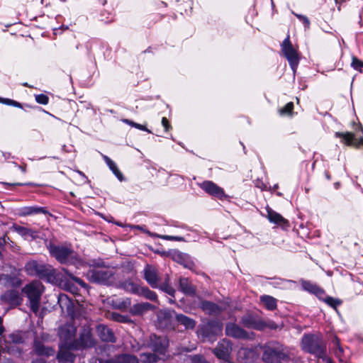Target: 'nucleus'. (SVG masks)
<instances>
[{
    "label": "nucleus",
    "instance_id": "nucleus-43",
    "mask_svg": "<svg viewBox=\"0 0 363 363\" xmlns=\"http://www.w3.org/2000/svg\"><path fill=\"white\" fill-rule=\"evenodd\" d=\"M352 66L354 69H359L362 67H363V62L359 60L358 59L354 57L352 62Z\"/></svg>",
    "mask_w": 363,
    "mask_h": 363
},
{
    "label": "nucleus",
    "instance_id": "nucleus-40",
    "mask_svg": "<svg viewBox=\"0 0 363 363\" xmlns=\"http://www.w3.org/2000/svg\"><path fill=\"white\" fill-rule=\"evenodd\" d=\"M0 102L16 107H21V105L18 102L9 99H0Z\"/></svg>",
    "mask_w": 363,
    "mask_h": 363
},
{
    "label": "nucleus",
    "instance_id": "nucleus-7",
    "mask_svg": "<svg viewBox=\"0 0 363 363\" xmlns=\"http://www.w3.org/2000/svg\"><path fill=\"white\" fill-rule=\"evenodd\" d=\"M25 269L28 274L40 277H47L51 272L50 267H47L34 260L28 262L25 266Z\"/></svg>",
    "mask_w": 363,
    "mask_h": 363
},
{
    "label": "nucleus",
    "instance_id": "nucleus-16",
    "mask_svg": "<svg viewBox=\"0 0 363 363\" xmlns=\"http://www.w3.org/2000/svg\"><path fill=\"white\" fill-rule=\"evenodd\" d=\"M230 352V342L227 340H223L218 345L214 350V353L219 359L227 360L229 357Z\"/></svg>",
    "mask_w": 363,
    "mask_h": 363
},
{
    "label": "nucleus",
    "instance_id": "nucleus-41",
    "mask_svg": "<svg viewBox=\"0 0 363 363\" xmlns=\"http://www.w3.org/2000/svg\"><path fill=\"white\" fill-rule=\"evenodd\" d=\"M242 322L244 325L249 328H255V322L251 319L250 317H245L242 318Z\"/></svg>",
    "mask_w": 363,
    "mask_h": 363
},
{
    "label": "nucleus",
    "instance_id": "nucleus-31",
    "mask_svg": "<svg viewBox=\"0 0 363 363\" xmlns=\"http://www.w3.org/2000/svg\"><path fill=\"white\" fill-rule=\"evenodd\" d=\"M113 303L115 307H116L119 309H126L130 306V303H131L130 299L128 298H126L123 300L117 298L116 300H113Z\"/></svg>",
    "mask_w": 363,
    "mask_h": 363
},
{
    "label": "nucleus",
    "instance_id": "nucleus-46",
    "mask_svg": "<svg viewBox=\"0 0 363 363\" xmlns=\"http://www.w3.org/2000/svg\"><path fill=\"white\" fill-rule=\"evenodd\" d=\"M296 16H297V17H298V18H299L301 20H302V21H303V22L306 25L308 26V24H309V21H308V19L306 16H301V15H296Z\"/></svg>",
    "mask_w": 363,
    "mask_h": 363
},
{
    "label": "nucleus",
    "instance_id": "nucleus-20",
    "mask_svg": "<svg viewBox=\"0 0 363 363\" xmlns=\"http://www.w3.org/2000/svg\"><path fill=\"white\" fill-rule=\"evenodd\" d=\"M179 286L181 290L186 294L192 295L196 291L195 287L189 282L186 278H181L179 280Z\"/></svg>",
    "mask_w": 363,
    "mask_h": 363
},
{
    "label": "nucleus",
    "instance_id": "nucleus-33",
    "mask_svg": "<svg viewBox=\"0 0 363 363\" xmlns=\"http://www.w3.org/2000/svg\"><path fill=\"white\" fill-rule=\"evenodd\" d=\"M294 109V104L292 102L288 103L285 105L282 108L279 110V113L281 115H288L291 114Z\"/></svg>",
    "mask_w": 363,
    "mask_h": 363
},
{
    "label": "nucleus",
    "instance_id": "nucleus-11",
    "mask_svg": "<svg viewBox=\"0 0 363 363\" xmlns=\"http://www.w3.org/2000/svg\"><path fill=\"white\" fill-rule=\"evenodd\" d=\"M168 346V340L165 337L151 336V347L155 352L164 354Z\"/></svg>",
    "mask_w": 363,
    "mask_h": 363
},
{
    "label": "nucleus",
    "instance_id": "nucleus-1",
    "mask_svg": "<svg viewBox=\"0 0 363 363\" xmlns=\"http://www.w3.org/2000/svg\"><path fill=\"white\" fill-rule=\"evenodd\" d=\"M76 329L71 325H66L60 328L59 335L64 342L60 346V351L57 354V359L61 363L72 362L74 356L69 351V347L72 343Z\"/></svg>",
    "mask_w": 363,
    "mask_h": 363
},
{
    "label": "nucleus",
    "instance_id": "nucleus-26",
    "mask_svg": "<svg viewBox=\"0 0 363 363\" xmlns=\"http://www.w3.org/2000/svg\"><path fill=\"white\" fill-rule=\"evenodd\" d=\"M104 159L107 164V165L109 167V168L112 170L113 173L116 175V177L120 180H123V176L122 173L120 172L118 168L117 167L116 163L111 160L109 157L107 156H104Z\"/></svg>",
    "mask_w": 363,
    "mask_h": 363
},
{
    "label": "nucleus",
    "instance_id": "nucleus-19",
    "mask_svg": "<svg viewBox=\"0 0 363 363\" xmlns=\"http://www.w3.org/2000/svg\"><path fill=\"white\" fill-rule=\"evenodd\" d=\"M34 351L38 355L41 356H51L54 355L55 350L51 347H46L40 342L35 341L34 345Z\"/></svg>",
    "mask_w": 363,
    "mask_h": 363
},
{
    "label": "nucleus",
    "instance_id": "nucleus-4",
    "mask_svg": "<svg viewBox=\"0 0 363 363\" xmlns=\"http://www.w3.org/2000/svg\"><path fill=\"white\" fill-rule=\"evenodd\" d=\"M86 276L90 281L103 284H111L115 280L113 270L108 267L91 269Z\"/></svg>",
    "mask_w": 363,
    "mask_h": 363
},
{
    "label": "nucleus",
    "instance_id": "nucleus-32",
    "mask_svg": "<svg viewBox=\"0 0 363 363\" xmlns=\"http://www.w3.org/2000/svg\"><path fill=\"white\" fill-rule=\"evenodd\" d=\"M39 213H45V211L43 208L26 207L23 210L22 213L24 216H28Z\"/></svg>",
    "mask_w": 363,
    "mask_h": 363
},
{
    "label": "nucleus",
    "instance_id": "nucleus-25",
    "mask_svg": "<svg viewBox=\"0 0 363 363\" xmlns=\"http://www.w3.org/2000/svg\"><path fill=\"white\" fill-rule=\"evenodd\" d=\"M98 331L100 334L101 339L104 341L106 342H113L114 341V335L113 332L108 328L105 326H99L98 328Z\"/></svg>",
    "mask_w": 363,
    "mask_h": 363
},
{
    "label": "nucleus",
    "instance_id": "nucleus-29",
    "mask_svg": "<svg viewBox=\"0 0 363 363\" xmlns=\"http://www.w3.org/2000/svg\"><path fill=\"white\" fill-rule=\"evenodd\" d=\"M159 358L155 354L143 353L140 354V361L143 363H154L157 362Z\"/></svg>",
    "mask_w": 363,
    "mask_h": 363
},
{
    "label": "nucleus",
    "instance_id": "nucleus-18",
    "mask_svg": "<svg viewBox=\"0 0 363 363\" xmlns=\"http://www.w3.org/2000/svg\"><path fill=\"white\" fill-rule=\"evenodd\" d=\"M155 306L147 302L140 303L135 304L133 307H131L130 313L133 315H143L147 311L155 310Z\"/></svg>",
    "mask_w": 363,
    "mask_h": 363
},
{
    "label": "nucleus",
    "instance_id": "nucleus-23",
    "mask_svg": "<svg viewBox=\"0 0 363 363\" xmlns=\"http://www.w3.org/2000/svg\"><path fill=\"white\" fill-rule=\"evenodd\" d=\"M176 320L181 325H184L186 329H193L196 325V322L193 319L183 314H177L176 315Z\"/></svg>",
    "mask_w": 363,
    "mask_h": 363
},
{
    "label": "nucleus",
    "instance_id": "nucleus-21",
    "mask_svg": "<svg viewBox=\"0 0 363 363\" xmlns=\"http://www.w3.org/2000/svg\"><path fill=\"white\" fill-rule=\"evenodd\" d=\"M121 287L128 292H130L137 295H139L140 289L141 287L139 284L132 281H125L121 284Z\"/></svg>",
    "mask_w": 363,
    "mask_h": 363
},
{
    "label": "nucleus",
    "instance_id": "nucleus-12",
    "mask_svg": "<svg viewBox=\"0 0 363 363\" xmlns=\"http://www.w3.org/2000/svg\"><path fill=\"white\" fill-rule=\"evenodd\" d=\"M225 333L228 336L235 338L245 339L247 338V333L234 323H228L225 328Z\"/></svg>",
    "mask_w": 363,
    "mask_h": 363
},
{
    "label": "nucleus",
    "instance_id": "nucleus-48",
    "mask_svg": "<svg viewBox=\"0 0 363 363\" xmlns=\"http://www.w3.org/2000/svg\"><path fill=\"white\" fill-rule=\"evenodd\" d=\"M4 332V328L3 327V325H1V323H0V335Z\"/></svg>",
    "mask_w": 363,
    "mask_h": 363
},
{
    "label": "nucleus",
    "instance_id": "nucleus-30",
    "mask_svg": "<svg viewBox=\"0 0 363 363\" xmlns=\"http://www.w3.org/2000/svg\"><path fill=\"white\" fill-rule=\"evenodd\" d=\"M140 291V296H143L151 301H155L157 299L156 294L154 291H150L148 288L142 286Z\"/></svg>",
    "mask_w": 363,
    "mask_h": 363
},
{
    "label": "nucleus",
    "instance_id": "nucleus-3",
    "mask_svg": "<svg viewBox=\"0 0 363 363\" xmlns=\"http://www.w3.org/2000/svg\"><path fill=\"white\" fill-rule=\"evenodd\" d=\"M50 252L61 263H71L79 267L83 266L84 263L77 258L74 252L64 246H50Z\"/></svg>",
    "mask_w": 363,
    "mask_h": 363
},
{
    "label": "nucleus",
    "instance_id": "nucleus-14",
    "mask_svg": "<svg viewBox=\"0 0 363 363\" xmlns=\"http://www.w3.org/2000/svg\"><path fill=\"white\" fill-rule=\"evenodd\" d=\"M284 357V354L276 349L268 348L265 350L262 358L267 363H276Z\"/></svg>",
    "mask_w": 363,
    "mask_h": 363
},
{
    "label": "nucleus",
    "instance_id": "nucleus-35",
    "mask_svg": "<svg viewBox=\"0 0 363 363\" xmlns=\"http://www.w3.org/2000/svg\"><path fill=\"white\" fill-rule=\"evenodd\" d=\"M7 341L9 342L17 344L22 342V337L18 334H11L9 335Z\"/></svg>",
    "mask_w": 363,
    "mask_h": 363
},
{
    "label": "nucleus",
    "instance_id": "nucleus-28",
    "mask_svg": "<svg viewBox=\"0 0 363 363\" xmlns=\"http://www.w3.org/2000/svg\"><path fill=\"white\" fill-rule=\"evenodd\" d=\"M108 363H138V359L133 355L123 354L119 356L116 361H110Z\"/></svg>",
    "mask_w": 363,
    "mask_h": 363
},
{
    "label": "nucleus",
    "instance_id": "nucleus-2",
    "mask_svg": "<svg viewBox=\"0 0 363 363\" xmlns=\"http://www.w3.org/2000/svg\"><path fill=\"white\" fill-rule=\"evenodd\" d=\"M22 291L29 299L31 310L37 313L39 310L40 298L44 291L42 283L39 281H33L26 284Z\"/></svg>",
    "mask_w": 363,
    "mask_h": 363
},
{
    "label": "nucleus",
    "instance_id": "nucleus-39",
    "mask_svg": "<svg viewBox=\"0 0 363 363\" xmlns=\"http://www.w3.org/2000/svg\"><path fill=\"white\" fill-rule=\"evenodd\" d=\"M0 102L16 107H21V105L18 102L9 99H0Z\"/></svg>",
    "mask_w": 363,
    "mask_h": 363
},
{
    "label": "nucleus",
    "instance_id": "nucleus-9",
    "mask_svg": "<svg viewBox=\"0 0 363 363\" xmlns=\"http://www.w3.org/2000/svg\"><path fill=\"white\" fill-rule=\"evenodd\" d=\"M223 325L218 321H211L205 325L201 330V334L206 337L218 335L222 333Z\"/></svg>",
    "mask_w": 363,
    "mask_h": 363
},
{
    "label": "nucleus",
    "instance_id": "nucleus-8",
    "mask_svg": "<svg viewBox=\"0 0 363 363\" xmlns=\"http://www.w3.org/2000/svg\"><path fill=\"white\" fill-rule=\"evenodd\" d=\"M199 186L207 194L216 196L219 199L223 200L226 198L223 189L211 181H205L199 184Z\"/></svg>",
    "mask_w": 363,
    "mask_h": 363
},
{
    "label": "nucleus",
    "instance_id": "nucleus-47",
    "mask_svg": "<svg viewBox=\"0 0 363 363\" xmlns=\"http://www.w3.org/2000/svg\"><path fill=\"white\" fill-rule=\"evenodd\" d=\"M68 301L67 296L66 295H60L59 298V302L62 304L64 301Z\"/></svg>",
    "mask_w": 363,
    "mask_h": 363
},
{
    "label": "nucleus",
    "instance_id": "nucleus-36",
    "mask_svg": "<svg viewBox=\"0 0 363 363\" xmlns=\"http://www.w3.org/2000/svg\"><path fill=\"white\" fill-rule=\"evenodd\" d=\"M325 302L335 308L341 303L339 300L335 299L332 297H327L325 299Z\"/></svg>",
    "mask_w": 363,
    "mask_h": 363
},
{
    "label": "nucleus",
    "instance_id": "nucleus-38",
    "mask_svg": "<svg viewBox=\"0 0 363 363\" xmlns=\"http://www.w3.org/2000/svg\"><path fill=\"white\" fill-rule=\"evenodd\" d=\"M162 291L167 292V294L173 296L174 293V289L172 288L169 284H163L162 285H159V286Z\"/></svg>",
    "mask_w": 363,
    "mask_h": 363
},
{
    "label": "nucleus",
    "instance_id": "nucleus-34",
    "mask_svg": "<svg viewBox=\"0 0 363 363\" xmlns=\"http://www.w3.org/2000/svg\"><path fill=\"white\" fill-rule=\"evenodd\" d=\"M123 121L136 128H138L140 130H145V131H147L148 133H151V131L150 130H148L145 125H141V124H139V123H136L133 121H129L128 119H125L123 120Z\"/></svg>",
    "mask_w": 363,
    "mask_h": 363
},
{
    "label": "nucleus",
    "instance_id": "nucleus-24",
    "mask_svg": "<svg viewBox=\"0 0 363 363\" xmlns=\"http://www.w3.org/2000/svg\"><path fill=\"white\" fill-rule=\"evenodd\" d=\"M201 308L203 311L209 315L217 314L220 311V309L218 306L209 301L201 302Z\"/></svg>",
    "mask_w": 363,
    "mask_h": 363
},
{
    "label": "nucleus",
    "instance_id": "nucleus-44",
    "mask_svg": "<svg viewBox=\"0 0 363 363\" xmlns=\"http://www.w3.org/2000/svg\"><path fill=\"white\" fill-rule=\"evenodd\" d=\"M162 124L164 126L166 131L169 130L171 128V125H170L168 120L165 117H163L162 118Z\"/></svg>",
    "mask_w": 363,
    "mask_h": 363
},
{
    "label": "nucleus",
    "instance_id": "nucleus-13",
    "mask_svg": "<svg viewBox=\"0 0 363 363\" xmlns=\"http://www.w3.org/2000/svg\"><path fill=\"white\" fill-rule=\"evenodd\" d=\"M336 136L342 138V142L347 145H352L359 147L363 145V138L357 140L352 133H337Z\"/></svg>",
    "mask_w": 363,
    "mask_h": 363
},
{
    "label": "nucleus",
    "instance_id": "nucleus-15",
    "mask_svg": "<svg viewBox=\"0 0 363 363\" xmlns=\"http://www.w3.org/2000/svg\"><path fill=\"white\" fill-rule=\"evenodd\" d=\"M267 218L271 223L280 225L282 228H287L289 226V221L285 219L281 215L274 211L271 208H267Z\"/></svg>",
    "mask_w": 363,
    "mask_h": 363
},
{
    "label": "nucleus",
    "instance_id": "nucleus-45",
    "mask_svg": "<svg viewBox=\"0 0 363 363\" xmlns=\"http://www.w3.org/2000/svg\"><path fill=\"white\" fill-rule=\"evenodd\" d=\"M162 238L164 240H180L181 239L179 238L169 236V235H163Z\"/></svg>",
    "mask_w": 363,
    "mask_h": 363
},
{
    "label": "nucleus",
    "instance_id": "nucleus-17",
    "mask_svg": "<svg viewBox=\"0 0 363 363\" xmlns=\"http://www.w3.org/2000/svg\"><path fill=\"white\" fill-rule=\"evenodd\" d=\"M13 230L26 239L31 238L34 240L38 238V232L30 228H27L18 225H13Z\"/></svg>",
    "mask_w": 363,
    "mask_h": 363
},
{
    "label": "nucleus",
    "instance_id": "nucleus-49",
    "mask_svg": "<svg viewBox=\"0 0 363 363\" xmlns=\"http://www.w3.org/2000/svg\"><path fill=\"white\" fill-rule=\"evenodd\" d=\"M84 344L86 346H89H89H91V345H92V342H90L89 343V342H84Z\"/></svg>",
    "mask_w": 363,
    "mask_h": 363
},
{
    "label": "nucleus",
    "instance_id": "nucleus-37",
    "mask_svg": "<svg viewBox=\"0 0 363 363\" xmlns=\"http://www.w3.org/2000/svg\"><path fill=\"white\" fill-rule=\"evenodd\" d=\"M35 100L38 104L45 105L48 103V97L45 94L35 96Z\"/></svg>",
    "mask_w": 363,
    "mask_h": 363
},
{
    "label": "nucleus",
    "instance_id": "nucleus-27",
    "mask_svg": "<svg viewBox=\"0 0 363 363\" xmlns=\"http://www.w3.org/2000/svg\"><path fill=\"white\" fill-rule=\"evenodd\" d=\"M260 301L268 310H274L277 307V301L272 296H262Z\"/></svg>",
    "mask_w": 363,
    "mask_h": 363
},
{
    "label": "nucleus",
    "instance_id": "nucleus-51",
    "mask_svg": "<svg viewBox=\"0 0 363 363\" xmlns=\"http://www.w3.org/2000/svg\"><path fill=\"white\" fill-rule=\"evenodd\" d=\"M0 323H2V318L0 317Z\"/></svg>",
    "mask_w": 363,
    "mask_h": 363
},
{
    "label": "nucleus",
    "instance_id": "nucleus-50",
    "mask_svg": "<svg viewBox=\"0 0 363 363\" xmlns=\"http://www.w3.org/2000/svg\"><path fill=\"white\" fill-rule=\"evenodd\" d=\"M13 185H14V186H16H16H21V185H23V184H21V183H16V184H13Z\"/></svg>",
    "mask_w": 363,
    "mask_h": 363
},
{
    "label": "nucleus",
    "instance_id": "nucleus-22",
    "mask_svg": "<svg viewBox=\"0 0 363 363\" xmlns=\"http://www.w3.org/2000/svg\"><path fill=\"white\" fill-rule=\"evenodd\" d=\"M301 285L304 290L313 293L318 296H322L324 293L323 289L310 281H303Z\"/></svg>",
    "mask_w": 363,
    "mask_h": 363
},
{
    "label": "nucleus",
    "instance_id": "nucleus-10",
    "mask_svg": "<svg viewBox=\"0 0 363 363\" xmlns=\"http://www.w3.org/2000/svg\"><path fill=\"white\" fill-rule=\"evenodd\" d=\"M144 277L147 282L152 288H158L159 280L158 272L155 267L147 265L144 269Z\"/></svg>",
    "mask_w": 363,
    "mask_h": 363
},
{
    "label": "nucleus",
    "instance_id": "nucleus-6",
    "mask_svg": "<svg viewBox=\"0 0 363 363\" xmlns=\"http://www.w3.org/2000/svg\"><path fill=\"white\" fill-rule=\"evenodd\" d=\"M302 345L305 350L315 354L318 357H321L324 353L320 341L314 335H305L302 340Z\"/></svg>",
    "mask_w": 363,
    "mask_h": 363
},
{
    "label": "nucleus",
    "instance_id": "nucleus-5",
    "mask_svg": "<svg viewBox=\"0 0 363 363\" xmlns=\"http://www.w3.org/2000/svg\"><path fill=\"white\" fill-rule=\"evenodd\" d=\"M281 52L294 71L299 62V56L297 50L292 45L289 35L281 44Z\"/></svg>",
    "mask_w": 363,
    "mask_h": 363
},
{
    "label": "nucleus",
    "instance_id": "nucleus-42",
    "mask_svg": "<svg viewBox=\"0 0 363 363\" xmlns=\"http://www.w3.org/2000/svg\"><path fill=\"white\" fill-rule=\"evenodd\" d=\"M63 270H64V271H65V272L66 274H67V275H68V276H69L72 279H73L75 282H77V284H79V285H81L82 286H86L85 283H84L82 279H79V278H77V277H74V276H73L72 274H69L66 269H64Z\"/></svg>",
    "mask_w": 363,
    "mask_h": 363
}]
</instances>
